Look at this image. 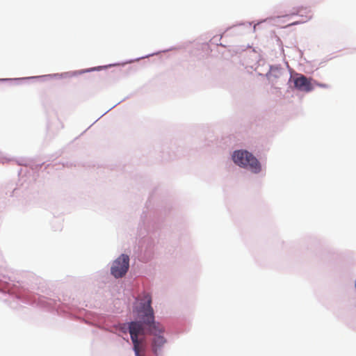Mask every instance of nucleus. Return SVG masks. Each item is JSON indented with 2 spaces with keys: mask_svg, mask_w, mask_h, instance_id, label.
Returning <instances> with one entry per match:
<instances>
[{
  "mask_svg": "<svg viewBox=\"0 0 356 356\" xmlns=\"http://www.w3.org/2000/svg\"><path fill=\"white\" fill-rule=\"evenodd\" d=\"M305 9L307 10V13H310V10H308L307 8Z\"/></svg>",
  "mask_w": 356,
  "mask_h": 356,
  "instance_id": "6",
  "label": "nucleus"
},
{
  "mask_svg": "<svg viewBox=\"0 0 356 356\" xmlns=\"http://www.w3.org/2000/svg\"><path fill=\"white\" fill-rule=\"evenodd\" d=\"M129 258L126 254H122L116 259L111 267V274L116 278L123 277L127 272L129 266Z\"/></svg>",
  "mask_w": 356,
  "mask_h": 356,
  "instance_id": "3",
  "label": "nucleus"
},
{
  "mask_svg": "<svg viewBox=\"0 0 356 356\" xmlns=\"http://www.w3.org/2000/svg\"><path fill=\"white\" fill-rule=\"evenodd\" d=\"M145 298L147 299V303L143 305V314L140 316L142 321L131 322L129 325V333L136 356H144L145 340L143 338L139 339L138 337L145 334V326L148 327L149 333L154 335L152 341V351L158 355L166 343V339L160 334L164 332V330L159 323L154 321V311L151 306V296L146 294Z\"/></svg>",
  "mask_w": 356,
  "mask_h": 356,
  "instance_id": "1",
  "label": "nucleus"
},
{
  "mask_svg": "<svg viewBox=\"0 0 356 356\" xmlns=\"http://www.w3.org/2000/svg\"><path fill=\"white\" fill-rule=\"evenodd\" d=\"M296 88L303 92H310L313 90L311 79H307L305 76L300 74L298 77L293 80Z\"/></svg>",
  "mask_w": 356,
  "mask_h": 356,
  "instance_id": "4",
  "label": "nucleus"
},
{
  "mask_svg": "<svg viewBox=\"0 0 356 356\" xmlns=\"http://www.w3.org/2000/svg\"><path fill=\"white\" fill-rule=\"evenodd\" d=\"M232 157L234 162L239 166L248 168L254 173L261 170V165L258 160L248 151H235Z\"/></svg>",
  "mask_w": 356,
  "mask_h": 356,
  "instance_id": "2",
  "label": "nucleus"
},
{
  "mask_svg": "<svg viewBox=\"0 0 356 356\" xmlns=\"http://www.w3.org/2000/svg\"><path fill=\"white\" fill-rule=\"evenodd\" d=\"M301 13V10L298 9L296 13H293V15H300Z\"/></svg>",
  "mask_w": 356,
  "mask_h": 356,
  "instance_id": "5",
  "label": "nucleus"
}]
</instances>
